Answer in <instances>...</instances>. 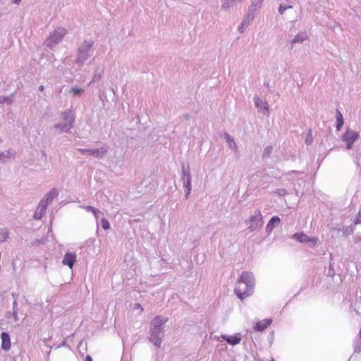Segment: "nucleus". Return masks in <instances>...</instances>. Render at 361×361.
<instances>
[{"label": "nucleus", "mask_w": 361, "mask_h": 361, "mask_svg": "<svg viewBox=\"0 0 361 361\" xmlns=\"http://www.w3.org/2000/svg\"><path fill=\"white\" fill-rule=\"evenodd\" d=\"M154 343L155 345L159 346L161 344V339L159 337H154L153 338Z\"/></svg>", "instance_id": "obj_21"}, {"label": "nucleus", "mask_w": 361, "mask_h": 361, "mask_svg": "<svg viewBox=\"0 0 361 361\" xmlns=\"http://www.w3.org/2000/svg\"><path fill=\"white\" fill-rule=\"evenodd\" d=\"M82 154L87 153L92 156H94L97 157H102L106 152V149L104 148L97 149H79Z\"/></svg>", "instance_id": "obj_8"}, {"label": "nucleus", "mask_w": 361, "mask_h": 361, "mask_svg": "<svg viewBox=\"0 0 361 361\" xmlns=\"http://www.w3.org/2000/svg\"><path fill=\"white\" fill-rule=\"evenodd\" d=\"M255 104L256 106L259 108L261 110L268 111V105L267 102H264L260 98H255Z\"/></svg>", "instance_id": "obj_14"}, {"label": "nucleus", "mask_w": 361, "mask_h": 361, "mask_svg": "<svg viewBox=\"0 0 361 361\" xmlns=\"http://www.w3.org/2000/svg\"><path fill=\"white\" fill-rule=\"evenodd\" d=\"M82 90H80V89H78V88H73L71 90V92H73V94L76 95L78 94H79Z\"/></svg>", "instance_id": "obj_22"}, {"label": "nucleus", "mask_w": 361, "mask_h": 361, "mask_svg": "<svg viewBox=\"0 0 361 361\" xmlns=\"http://www.w3.org/2000/svg\"><path fill=\"white\" fill-rule=\"evenodd\" d=\"M85 361H92V357L90 355H87Z\"/></svg>", "instance_id": "obj_23"}, {"label": "nucleus", "mask_w": 361, "mask_h": 361, "mask_svg": "<svg viewBox=\"0 0 361 361\" xmlns=\"http://www.w3.org/2000/svg\"><path fill=\"white\" fill-rule=\"evenodd\" d=\"M222 338L232 345L238 344L240 341V338L237 336H223Z\"/></svg>", "instance_id": "obj_13"}, {"label": "nucleus", "mask_w": 361, "mask_h": 361, "mask_svg": "<svg viewBox=\"0 0 361 361\" xmlns=\"http://www.w3.org/2000/svg\"><path fill=\"white\" fill-rule=\"evenodd\" d=\"M63 119L66 121V125L63 128L70 129V128L72 126V123L73 121V118L71 113H64L63 114Z\"/></svg>", "instance_id": "obj_11"}, {"label": "nucleus", "mask_w": 361, "mask_h": 361, "mask_svg": "<svg viewBox=\"0 0 361 361\" xmlns=\"http://www.w3.org/2000/svg\"><path fill=\"white\" fill-rule=\"evenodd\" d=\"M76 262V255L74 253L67 252L62 261L63 264L67 265L70 269H72L74 263Z\"/></svg>", "instance_id": "obj_7"}, {"label": "nucleus", "mask_w": 361, "mask_h": 361, "mask_svg": "<svg viewBox=\"0 0 361 361\" xmlns=\"http://www.w3.org/2000/svg\"><path fill=\"white\" fill-rule=\"evenodd\" d=\"M8 238V231L6 228L0 229V243L5 242Z\"/></svg>", "instance_id": "obj_17"}, {"label": "nucleus", "mask_w": 361, "mask_h": 361, "mask_svg": "<svg viewBox=\"0 0 361 361\" xmlns=\"http://www.w3.org/2000/svg\"><path fill=\"white\" fill-rule=\"evenodd\" d=\"M307 38V36L306 35V34H305V33L298 34V35L295 36V37L294 38V39L293 40L292 42H302Z\"/></svg>", "instance_id": "obj_18"}, {"label": "nucleus", "mask_w": 361, "mask_h": 361, "mask_svg": "<svg viewBox=\"0 0 361 361\" xmlns=\"http://www.w3.org/2000/svg\"><path fill=\"white\" fill-rule=\"evenodd\" d=\"M135 307L137 308V309H140L141 311L143 310V309L142 308L140 304H139V303L135 304Z\"/></svg>", "instance_id": "obj_24"}, {"label": "nucleus", "mask_w": 361, "mask_h": 361, "mask_svg": "<svg viewBox=\"0 0 361 361\" xmlns=\"http://www.w3.org/2000/svg\"><path fill=\"white\" fill-rule=\"evenodd\" d=\"M66 31L63 28H58L55 30L49 37V42L51 44L59 43L66 35Z\"/></svg>", "instance_id": "obj_4"}, {"label": "nucleus", "mask_w": 361, "mask_h": 361, "mask_svg": "<svg viewBox=\"0 0 361 361\" xmlns=\"http://www.w3.org/2000/svg\"><path fill=\"white\" fill-rule=\"evenodd\" d=\"M293 238L300 243H312L314 245L317 243V238H309L306 234L302 232L296 233Z\"/></svg>", "instance_id": "obj_5"}, {"label": "nucleus", "mask_w": 361, "mask_h": 361, "mask_svg": "<svg viewBox=\"0 0 361 361\" xmlns=\"http://www.w3.org/2000/svg\"><path fill=\"white\" fill-rule=\"evenodd\" d=\"M57 196L58 192L56 189H52L49 193H47L39 202V204L34 214L35 219H39L44 214L47 207Z\"/></svg>", "instance_id": "obj_2"}, {"label": "nucleus", "mask_w": 361, "mask_h": 361, "mask_svg": "<svg viewBox=\"0 0 361 361\" xmlns=\"http://www.w3.org/2000/svg\"><path fill=\"white\" fill-rule=\"evenodd\" d=\"M288 8H292V6H288ZM287 8H288L287 6H280L279 8V11L281 14H283Z\"/></svg>", "instance_id": "obj_20"}, {"label": "nucleus", "mask_w": 361, "mask_h": 361, "mask_svg": "<svg viewBox=\"0 0 361 361\" xmlns=\"http://www.w3.org/2000/svg\"><path fill=\"white\" fill-rule=\"evenodd\" d=\"M336 119H337L336 128L338 130H340L341 128L343 125V118L342 114L338 110L336 111Z\"/></svg>", "instance_id": "obj_16"}, {"label": "nucleus", "mask_w": 361, "mask_h": 361, "mask_svg": "<svg viewBox=\"0 0 361 361\" xmlns=\"http://www.w3.org/2000/svg\"><path fill=\"white\" fill-rule=\"evenodd\" d=\"M255 288L253 274L251 272L243 271L237 281L235 293L241 300L250 296Z\"/></svg>", "instance_id": "obj_1"}, {"label": "nucleus", "mask_w": 361, "mask_h": 361, "mask_svg": "<svg viewBox=\"0 0 361 361\" xmlns=\"http://www.w3.org/2000/svg\"><path fill=\"white\" fill-rule=\"evenodd\" d=\"M359 137V134L352 130H347L346 132L342 135V140L346 142V147L350 149L353 147L354 142Z\"/></svg>", "instance_id": "obj_3"}, {"label": "nucleus", "mask_w": 361, "mask_h": 361, "mask_svg": "<svg viewBox=\"0 0 361 361\" xmlns=\"http://www.w3.org/2000/svg\"><path fill=\"white\" fill-rule=\"evenodd\" d=\"M262 361H274L273 358H271L270 360H262Z\"/></svg>", "instance_id": "obj_27"}, {"label": "nucleus", "mask_w": 361, "mask_h": 361, "mask_svg": "<svg viewBox=\"0 0 361 361\" xmlns=\"http://www.w3.org/2000/svg\"><path fill=\"white\" fill-rule=\"evenodd\" d=\"M168 321L167 318L163 317L161 316H157L153 319L152 324L153 326V329H151L152 332H154L157 330L159 331L161 327Z\"/></svg>", "instance_id": "obj_6"}, {"label": "nucleus", "mask_w": 361, "mask_h": 361, "mask_svg": "<svg viewBox=\"0 0 361 361\" xmlns=\"http://www.w3.org/2000/svg\"><path fill=\"white\" fill-rule=\"evenodd\" d=\"M280 219L278 216H273L269 221L267 228L271 230L276 224L280 222Z\"/></svg>", "instance_id": "obj_15"}, {"label": "nucleus", "mask_w": 361, "mask_h": 361, "mask_svg": "<svg viewBox=\"0 0 361 361\" xmlns=\"http://www.w3.org/2000/svg\"><path fill=\"white\" fill-rule=\"evenodd\" d=\"M102 226L104 230H107L110 228V224L106 219H102Z\"/></svg>", "instance_id": "obj_19"}, {"label": "nucleus", "mask_w": 361, "mask_h": 361, "mask_svg": "<svg viewBox=\"0 0 361 361\" xmlns=\"http://www.w3.org/2000/svg\"><path fill=\"white\" fill-rule=\"evenodd\" d=\"M251 221H255L257 222L256 226L254 227L252 225L250 226L251 229L253 231L257 227L262 226V214L260 212H258V214L256 216H253L250 218Z\"/></svg>", "instance_id": "obj_12"}, {"label": "nucleus", "mask_w": 361, "mask_h": 361, "mask_svg": "<svg viewBox=\"0 0 361 361\" xmlns=\"http://www.w3.org/2000/svg\"><path fill=\"white\" fill-rule=\"evenodd\" d=\"M1 347L4 350H8L11 348V340L9 335L6 333L3 332L1 336Z\"/></svg>", "instance_id": "obj_10"}, {"label": "nucleus", "mask_w": 361, "mask_h": 361, "mask_svg": "<svg viewBox=\"0 0 361 361\" xmlns=\"http://www.w3.org/2000/svg\"><path fill=\"white\" fill-rule=\"evenodd\" d=\"M271 323V319H266L257 322L254 326V329L257 331H262L266 329Z\"/></svg>", "instance_id": "obj_9"}, {"label": "nucleus", "mask_w": 361, "mask_h": 361, "mask_svg": "<svg viewBox=\"0 0 361 361\" xmlns=\"http://www.w3.org/2000/svg\"><path fill=\"white\" fill-rule=\"evenodd\" d=\"M13 1V3L16 4H19L20 1L21 0H12Z\"/></svg>", "instance_id": "obj_25"}, {"label": "nucleus", "mask_w": 361, "mask_h": 361, "mask_svg": "<svg viewBox=\"0 0 361 361\" xmlns=\"http://www.w3.org/2000/svg\"><path fill=\"white\" fill-rule=\"evenodd\" d=\"M39 90L42 92L44 90V86L43 85L39 86Z\"/></svg>", "instance_id": "obj_26"}]
</instances>
